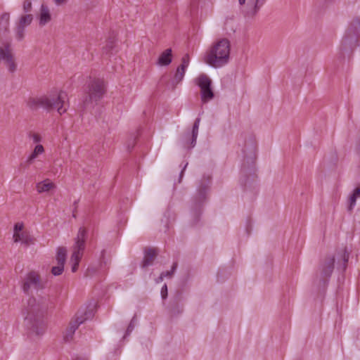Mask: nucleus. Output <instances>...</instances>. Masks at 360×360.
Returning <instances> with one entry per match:
<instances>
[{
    "mask_svg": "<svg viewBox=\"0 0 360 360\" xmlns=\"http://www.w3.org/2000/svg\"><path fill=\"white\" fill-rule=\"evenodd\" d=\"M210 184V176H207L203 178L202 181L200 182L197 193L193 197V208L195 210L199 209L201 205L205 202L207 198V193L209 188V186Z\"/></svg>",
    "mask_w": 360,
    "mask_h": 360,
    "instance_id": "9d476101",
    "label": "nucleus"
},
{
    "mask_svg": "<svg viewBox=\"0 0 360 360\" xmlns=\"http://www.w3.org/2000/svg\"><path fill=\"white\" fill-rule=\"evenodd\" d=\"M56 5L60 6L65 4L67 2V0H53Z\"/></svg>",
    "mask_w": 360,
    "mask_h": 360,
    "instance_id": "58836bf2",
    "label": "nucleus"
},
{
    "mask_svg": "<svg viewBox=\"0 0 360 360\" xmlns=\"http://www.w3.org/2000/svg\"><path fill=\"white\" fill-rule=\"evenodd\" d=\"M158 253L155 249H146L144 251V257L141 264V268L145 269L152 265Z\"/></svg>",
    "mask_w": 360,
    "mask_h": 360,
    "instance_id": "2eb2a0df",
    "label": "nucleus"
},
{
    "mask_svg": "<svg viewBox=\"0 0 360 360\" xmlns=\"http://www.w3.org/2000/svg\"><path fill=\"white\" fill-rule=\"evenodd\" d=\"M200 119L199 117L196 118L192 129V134H191V141L190 144V147L193 148L195 146L196 143V139L198 134V129L200 125Z\"/></svg>",
    "mask_w": 360,
    "mask_h": 360,
    "instance_id": "4be33fe9",
    "label": "nucleus"
},
{
    "mask_svg": "<svg viewBox=\"0 0 360 360\" xmlns=\"http://www.w3.org/2000/svg\"><path fill=\"white\" fill-rule=\"evenodd\" d=\"M134 322H135V317H134L131 322L129 323L127 328V330H126V333L124 336V338H125L126 336L127 335H129V334L132 332V330L134 329V327H135V324H134Z\"/></svg>",
    "mask_w": 360,
    "mask_h": 360,
    "instance_id": "72a5a7b5",
    "label": "nucleus"
},
{
    "mask_svg": "<svg viewBox=\"0 0 360 360\" xmlns=\"http://www.w3.org/2000/svg\"><path fill=\"white\" fill-rule=\"evenodd\" d=\"M198 80V84L201 89L202 101L207 103L214 98V92L211 89L212 80L205 75H201Z\"/></svg>",
    "mask_w": 360,
    "mask_h": 360,
    "instance_id": "9b49d317",
    "label": "nucleus"
},
{
    "mask_svg": "<svg viewBox=\"0 0 360 360\" xmlns=\"http://www.w3.org/2000/svg\"><path fill=\"white\" fill-rule=\"evenodd\" d=\"M161 296L163 300L167 297V286L165 284L161 289Z\"/></svg>",
    "mask_w": 360,
    "mask_h": 360,
    "instance_id": "e433bc0d",
    "label": "nucleus"
},
{
    "mask_svg": "<svg viewBox=\"0 0 360 360\" xmlns=\"http://www.w3.org/2000/svg\"><path fill=\"white\" fill-rule=\"evenodd\" d=\"M255 159V155L254 154L253 156L251 158V160L252 161H253V160Z\"/></svg>",
    "mask_w": 360,
    "mask_h": 360,
    "instance_id": "37998d69",
    "label": "nucleus"
},
{
    "mask_svg": "<svg viewBox=\"0 0 360 360\" xmlns=\"http://www.w3.org/2000/svg\"><path fill=\"white\" fill-rule=\"evenodd\" d=\"M246 0H238V3L240 6H243L245 4Z\"/></svg>",
    "mask_w": 360,
    "mask_h": 360,
    "instance_id": "79ce46f5",
    "label": "nucleus"
},
{
    "mask_svg": "<svg viewBox=\"0 0 360 360\" xmlns=\"http://www.w3.org/2000/svg\"><path fill=\"white\" fill-rule=\"evenodd\" d=\"M75 360H82V359H79V358H77V359H76Z\"/></svg>",
    "mask_w": 360,
    "mask_h": 360,
    "instance_id": "c03bdc74",
    "label": "nucleus"
},
{
    "mask_svg": "<svg viewBox=\"0 0 360 360\" xmlns=\"http://www.w3.org/2000/svg\"><path fill=\"white\" fill-rule=\"evenodd\" d=\"M29 137L32 139L34 143H39L41 140L40 135L36 133H30Z\"/></svg>",
    "mask_w": 360,
    "mask_h": 360,
    "instance_id": "f704fd0d",
    "label": "nucleus"
},
{
    "mask_svg": "<svg viewBox=\"0 0 360 360\" xmlns=\"http://www.w3.org/2000/svg\"><path fill=\"white\" fill-rule=\"evenodd\" d=\"M44 288L39 276L34 271L29 273L22 282V290L27 294L37 292Z\"/></svg>",
    "mask_w": 360,
    "mask_h": 360,
    "instance_id": "1a4fd4ad",
    "label": "nucleus"
},
{
    "mask_svg": "<svg viewBox=\"0 0 360 360\" xmlns=\"http://www.w3.org/2000/svg\"><path fill=\"white\" fill-rule=\"evenodd\" d=\"M164 275H162V274L161 273V274L160 275V276L156 279V283H160L163 281L164 279Z\"/></svg>",
    "mask_w": 360,
    "mask_h": 360,
    "instance_id": "ea45409f",
    "label": "nucleus"
},
{
    "mask_svg": "<svg viewBox=\"0 0 360 360\" xmlns=\"http://www.w3.org/2000/svg\"><path fill=\"white\" fill-rule=\"evenodd\" d=\"M13 238L15 243L21 242L26 245L31 243V238L25 232L13 234Z\"/></svg>",
    "mask_w": 360,
    "mask_h": 360,
    "instance_id": "412c9836",
    "label": "nucleus"
},
{
    "mask_svg": "<svg viewBox=\"0 0 360 360\" xmlns=\"http://www.w3.org/2000/svg\"><path fill=\"white\" fill-rule=\"evenodd\" d=\"M0 60L4 61L9 72H14L16 70L17 65L9 44L7 43L4 47H0Z\"/></svg>",
    "mask_w": 360,
    "mask_h": 360,
    "instance_id": "f8f14e48",
    "label": "nucleus"
},
{
    "mask_svg": "<svg viewBox=\"0 0 360 360\" xmlns=\"http://www.w3.org/2000/svg\"><path fill=\"white\" fill-rule=\"evenodd\" d=\"M48 308V301L45 297H30L25 307L23 314L25 325L30 335H41L46 330L44 314Z\"/></svg>",
    "mask_w": 360,
    "mask_h": 360,
    "instance_id": "f257e3e1",
    "label": "nucleus"
},
{
    "mask_svg": "<svg viewBox=\"0 0 360 360\" xmlns=\"http://www.w3.org/2000/svg\"><path fill=\"white\" fill-rule=\"evenodd\" d=\"M266 0H248L243 12L249 17H254Z\"/></svg>",
    "mask_w": 360,
    "mask_h": 360,
    "instance_id": "4468645a",
    "label": "nucleus"
},
{
    "mask_svg": "<svg viewBox=\"0 0 360 360\" xmlns=\"http://www.w3.org/2000/svg\"><path fill=\"white\" fill-rule=\"evenodd\" d=\"M177 266H178L177 262H174L170 271L162 272V275H164V277L172 278L173 276L174 272L176 270Z\"/></svg>",
    "mask_w": 360,
    "mask_h": 360,
    "instance_id": "7c9ffc66",
    "label": "nucleus"
},
{
    "mask_svg": "<svg viewBox=\"0 0 360 360\" xmlns=\"http://www.w3.org/2000/svg\"><path fill=\"white\" fill-rule=\"evenodd\" d=\"M32 2L31 0H25L22 4V9L24 12L29 13L32 10Z\"/></svg>",
    "mask_w": 360,
    "mask_h": 360,
    "instance_id": "473e14b6",
    "label": "nucleus"
},
{
    "mask_svg": "<svg viewBox=\"0 0 360 360\" xmlns=\"http://www.w3.org/2000/svg\"><path fill=\"white\" fill-rule=\"evenodd\" d=\"M16 39L18 41H21L25 36V27L18 25L15 30Z\"/></svg>",
    "mask_w": 360,
    "mask_h": 360,
    "instance_id": "c756f323",
    "label": "nucleus"
},
{
    "mask_svg": "<svg viewBox=\"0 0 360 360\" xmlns=\"http://www.w3.org/2000/svg\"><path fill=\"white\" fill-rule=\"evenodd\" d=\"M67 250L64 247H60L58 248L56 260L57 263H61L65 264L66 260Z\"/></svg>",
    "mask_w": 360,
    "mask_h": 360,
    "instance_id": "a878e982",
    "label": "nucleus"
},
{
    "mask_svg": "<svg viewBox=\"0 0 360 360\" xmlns=\"http://www.w3.org/2000/svg\"><path fill=\"white\" fill-rule=\"evenodd\" d=\"M10 15L8 13H4L0 17V32L6 33L9 28Z\"/></svg>",
    "mask_w": 360,
    "mask_h": 360,
    "instance_id": "aec40b11",
    "label": "nucleus"
},
{
    "mask_svg": "<svg viewBox=\"0 0 360 360\" xmlns=\"http://www.w3.org/2000/svg\"><path fill=\"white\" fill-rule=\"evenodd\" d=\"M231 51L230 41L227 39H221L215 42L204 56V62L209 65L219 68L229 61Z\"/></svg>",
    "mask_w": 360,
    "mask_h": 360,
    "instance_id": "20e7f679",
    "label": "nucleus"
},
{
    "mask_svg": "<svg viewBox=\"0 0 360 360\" xmlns=\"http://www.w3.org/2000/svg\"><path fill=\"white\" fill-rule=\"evenodd\" d=\"M94 316L93 309H80L76 315L75 319L70 323L68 328L64 334V340L70 342L72 340L75 332L79 326L83 323L86 320L92 318Z\"/></svg>",
    "mask_w": 360,
    "mask_h": 360,
    "instance_id": "6e6552de",
    "label": "nucleus"
},
{
    "mask_svg": "<svg viewBox=\"0 0 360 360\" xmlns=\"http://www.w3.org/2000/svg\"><path fill=\"white\" fill-rule=\"evenodd\" d=\"M186 69H181V67H178L174 75V77L171 82L172 89H174L176 86L183 79L185 75Z\"/></svg>",
    "mask_w": 360,
    "mask_h": 360,
    "instance_id": "5701e85b",
    "label": "nucleus"
},
{
    "mask_svg": "<svg viewBox=\"0 0 360 360\" xmlns=\"http://www.w3.org/2000/svg\"><path fill=\"white\" fill-rule=\"evenodd\" d=\"M0 60L4 61L9 72H14L16 70L17 65L9 44L7 43L4 47H0Z\"/></svg>",
    "mask_w": 360,
    "mask_h": 360,
    "instance_id": "ddd939ff",
    "label": "nucleus"
},
{
    "mask_svg": "<svg viewBox=\"0 0 360 360\" xmlns=\"http://www.w3.org/2000/svg\"><path fill=\"white\" fill-rule=\"evenodd\" d=\"M86 233V230L81 227L78 231L77 237L75 238V243L72 248V253L70 257L72 272L77 271L79 262L82 257L83 252L85 248Z\"/></svg>",
    "mask_w": 360,
    "mask_h": 360,
    "instance_id": "423d86ee",
    "label": "nucleus"
},
{
    "mask_svg": "<svg viewBox=\"0 0 360 360\" xmlns=\"http://www.w3.org/2000/svg\"><path fill=\"white\" fill-rule=\"evenodd\" d=\"M358 198H360V188H356L354 189L353 193L350 195L349 198V206H348V210L351 212L354 207L356 205V201Z\"/></svg>",
    "mask_w": 360,
    "mask_h": 360,
    "instance_id": "b1692460",
    "label": "nucleus"
},
{
    "mask_svg": "<svg viewBox=\"0 0 360 360\" xmlns=\"http://www.w3.org/2000/svg\"><path fill=\"white\" fill-rule=\"evenodd\" d=\"M190 62V58L189 55L186 53L181 59V64L179 67L181 68V69H186V68L188 66Z\"/></svg>",
    "mask_w": 360,
    "mask_h": 360,
    "instance_id": "2f4dec72",
    "label": "nucleus"
},
{
    "mask_svg": "<svg viewBox=\"0 0 360 360\" xmlns=\"http://www.w3.org/2000/svg\"><path fill=\"white\" fill-rule=\"evenodd\" d=\"M55 187V184L50 181L49 179L39 182L36 186L37 190L39 193L48 192L50 190L54 188Z\"/></svg>",
    "mask_w": 360,
    "mask_h": 360,
    "instance_id": "6ab92c4d",
    "label": "nucleus"
},
{
    "mask_svg": "<svg viewBox=\"0 0 360 360\" xmlns=\"http://www.w3.org/2000/svg\"><path fill=\"white\" fill-rule=\"evenodd\" d=\"M181 300V295L178 293L172 300L171 303V313L173 315L179 314L183 311V306L179 305Z\"/></svg>",
    "mask_w": 360,
    "mask_h": 360,
    "instance_id": "f3484780",
    "label": "nucleus"
},
{
    "mask_svg": "<svg viewBox=\"0 0 360 360\" xmlns=\"http://www.w3.org/2000/svg\"><path fill=\"white\" fill-rule=\"evenodd\" d=\"M172 49H166L160 54L158 60V64L162 66L169 65L172 62Z\"/></svg>",
    "mask_w": 360,
    "mask_h": 360,
    "instance_id": "a211bd4d",
    "label": "nucleus"
},
{
    "mask_svg": "<svg viewBox=\"0 0 360 360\" xmlns=\"http://www.w3.org/2000/svg\"><path fill=\"white\" fill-rule=\"evenodd\" d=\"M27 105L32 110H36L39 107H42L49 111L56 110L60 115L65 113L69 107L68 95L62 91L56 94L31 98L27 101Z\"/></svg>",
    "mask_w": 360,
    "mask_h": 360,
    "instance_id": "f03ea898",
    "label": "nucleus"
},
{
    "mask_svg": "<svg viewBox=\"0 0 360 360\" xmlns=\"http://www.w3.org/2000/svg\"><path fill=\"white\" fill-rule=\"evenodd\" d=\"M348 259L349 252L346 248L340 249L334 255L327 256L319 266V274L317 275V278L319 279L320 284L325 285L330 277L334 269L335 260H337L338 269L343 271L346 269Z\"/></svg>",
    "mask_w": 360,
    "mask_h": 360,
    "instance_id": "7ed1b4c3",
    "label": "nucleus"
},
{
    "mask_svg": "<svg viewBox=\"0 0 360 360\" xmlns=\"http://www.w3.org/2000/svg\"><path fill=\"white\" fill-rule=\"evenodd\" d=\"M44 151V147L42 145H37L33 150V152L31 153V155L29 156L27 159V162L29 164H31L32 161L40 154L43 153Z\"/></svg>",
    "mask_w": 360,
    "mask_h": 360,
    "instance_id": "393cba45",
    "label": "nucleus"
},
{
    "mask_svg": "<svg viewBox=\"0 0 360 360\" xmlns=\"http://www.w3.org/2000/svg\"><path fill=\"white\" fill-rule=\"evenodd\" d=\"M359 27L360 22L359 20H354L351 23L341 41V49L342 50L352 49L358 45Z\"/></svg>",
    "mask_w": 360,
    "mask_h": 360,
    "instance_id": "0eeeda50",
    "label": "nucleus"
},
{
    "mask_svg": "<svg viewBox=\"0 0 360 360\" xmlns=\"http://www.w3.org/2000/svg\"><path fill=\"white\" fill-rule=\"evenodd\" d=\"M105 94L104 82L100 79H95L89 85V91L83 101L84 110H91Z\"/></svg>",
    "mask_w": 360,
    "mask_h": 360,
    "instance_id": "39448f33",
    "label": "nucleus"
},
{
    "mask_svg": "<svg viewBox=\"0 0 360 360\" xmlns=\"http://www.w3.org/2000/svg\"><path fill=\"white\" fill-rule=\"evenodd\" d=\"M51 20V15L49 7L42 4L40 8L39 25L44 26Z\"/></svg>",
    "mask_w": 360,
    "mask_h": 360,
    "instance_id": "dca6fc26",
    "label": "nucleus"
},
{
    "mask_svg": "<svg viewBox=\"0 0 360 360\" xmlns=\"http://www.w3.org/2000/svg\"><path fill=\"white\" fill-rule=\"evenodd\" d=\"M23 224L16 223L14 226L13 234L20 233L22 232Z\"/></svg>",
    "mask_w": 360,
    "mask_h": 360,
    "instance_id": "c9c22d12",
    "label": "nucleus"
},
{
    "mask_svg": "<svg viewBox=\"0 0 360 360\" xmlns=\"http://www.w3.org/2000/svg\"><path fill=\"white\" fill-rule=\"evenodd\" d=\"M64 270V264L61 263H58V265L56 266L52 267L51 273L54 276H59L60 275Z\"/></svg>",
    "mask_w": 360,
    "mask_h": 360,
    "instance_id": "c85d7f7f",
    "label": "nucleus"
},
{
    "mask_svg": "<svg viewBox=\"0 0 360 360\" xmlns=\"http://www.w3.org/2000/svg\"><path fill=\"white\" fill-rule=\"evenodd\" d=\"M33 20V15L30 13H27L25 15H23L20 17L19 20V25L26 27L31 24L32 21Z\"/></svg>",
    "mask_w": 360,
    "mask_h": 360,
    "instance_id": "bb28decb",
    "label": "nucleus"
},
{
    "mask_svg": "<svg viewBox=\"0 0 360 360\" xmlns=\"http://www.w3.org/2000/svg\"><path fill=\"white\" fill-rule=\"evenodd\" d=\"M134 143H135V139H134L133 140L129 141V143H127V148L129 150H131L134 147Z\"/></svg>",
    "mask_w": 360,
    "mask_h": 360,
    "instance_id": "4c0bfd02",
    "label": "nucleus"
},
{
    "mask_svg": "<svg viewBox=\"0 0 360 360\" xmlns=\"http://www.w3.org/2000/svg\"><path fill=\"white\" fill-rule=\"evenodd\" d=\"M114 44H115V37L114 36L109 37L106 41V45L104 47V51L106 53H110V51H112V49L114 48Z\"/></svg>",
    "mask_w": 360,
    "mask_h": 360,
    "instance_id": "cd10ccee",
    "label": "nucleus"
},
{
    "mask_svg": "<svg viewBox=\"0 0 360 360\" xmlns=\"http://www.w3.org/2000/svg\"><path fill=\"white\" fill-rule=\"evenodd\" d=\"M188 165V163H186V165H184V168L182 169L181 172V174H180V179H181L182 176H183V173L186 169V167H187ZM181 181V179H179V182Z\"/></svg>",
    "mask_w": 360,
    "mask_h": 360,
    "instance_id": "a19ab883",
    "label": "nucleus"
}]
</instances>
